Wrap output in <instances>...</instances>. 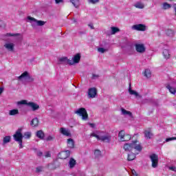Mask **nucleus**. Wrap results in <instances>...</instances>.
Masks as SVG:
<instances>
[{"label": "nucleus", "instance_id": "nucleus-33", "mask_svg": "<svg viewBox=\"0 0 176 176\" xmlns=\"http://www.w3.org/2000/svg\"><path fill=\"white\" fill-rule=\"evenodd\" d=\"M135 6L138 8V9H144V5L142 4V3L141 2H138L135 4Z\"/></svg>", "mask_w": 176, "mask_h": 176}, {"label": "nucleus", "instance_id": "nucleus-40", "mask_svg": "<svg viewBox=\"0 0 176 176\" xmlns=\"http://www.w3.org/2000/svg\"><path fill=\"white\" fill-rule=\"evenodd\" d=\"M176 140V137L168 138L166 139V142H170V141H174Z\"/></svg>", "mask_w": 176, "mask_h": 176}, {"label": "nucleus", "instance_id": "nucleus-52", "mask_svg": "<svg viewBox=\"0 0 176 176\" xmlns=\"http://www.w3.org/2000/svg\"><path fill=\"white\" fill-rule=\"evenodd\" d=\"M56 3H61L64 2V0H54Z\"/></svg>", "mask_w": 176, "mask_h": 176}, {"label": "nucleus", "instance_id": "nucleus-48", "mask_svg": "<svg viewBox=\"0 0 176 176\" xmlns=\"http://www.w3.org/2000/svg\"><path fill=\"white\" fill-rule=\"evenodd\" d=\"M45 157H52V154H50V151H47L45 155Z\"/></svg>", "mask_w": 176, "mask_h": 176}, {"label": "nucleus", "instance_id": "nucleus-28", "mask_svg": "<svg viewBox=\"0 0 176 176\" xmlns=\"http://www.w3.org/2000/svg\"><path fill=\"white\" fill-rule=\"evenodd\" d=\"M166 89H168L172 94H175L176 90L175 88L171 87L170 85H166Z\"/></svg>", "mask_w": 176, "mask_h": 176}, {"label": "nucleus", "instance_id": "nucleus-35", "mask_svg": "<svg viewBox=\"0 0 176 176\" xmlns=\"http://www.w3.org/2000/svg\"><path fill=\"white\" fill-rule=\"evenodd\" d=\"M95 157H100L101 156V151L96 149L94 151Z\"/></svg>", "mask_w": 176, "mask_h": 176}, {"label": "nucleus", "instance_id": "nucleus-30", "mask_svg": "<svg viewBox=\"0 0 176 176\" xmlns=\"http://www.w3.org/2000/svg\"><path fill=\"white\" fill-rule=\"evenodd\" d=\"M124 135H126V133L124 132V130H122L119 132L118 137H119L120 141H122V140H123V138H124Z\"/></svg>", "mask_w": 176, "mask_h": 176}, {"label": "nucleus", "instance_id": "nucleus-31", "mask_svg": "<svg viewBox=\"0 0 176 176\" xmlns=\"http://www.w3.org/2000/svg\"><path fill=\"white\" fill-rule=\"evenodd\" d=\"M131 140V135L126 134L124 136V138L122 139V142H125V141H130Z\"/></svg>", "mask_w": 176, "mask_h": 176}, {"label": "nucleus", "instance_id": "nucleus-24", "mask_svg": "<svg viewBox=\"0 0 176 176\" xmlns=\"http://www.w3.org/2000/svg\"><path fill=\"white\" fill-rule=\"evenodd\" d=\"M162 54H163L164 58H166V60L170 58V52L168 51V50H164Z\"/></svg>", "mask_w": 176, "mask_h": 176}, {"label": "nucleus", "instance_id": "nucleus-7", "mask_svg": "<svg viewBox=\"0 0 176 176\" xmlns=\"http://www.w3.org/2000/svg\"><path fill=\"white\" fill-rule=\"evenodd\" d=\"M135 47L138 53H145L146 48L144 44L136 43L135 44Z\"/></svg>", "mask_w": 176, "mask_h": 176}, {"label": "nucleus", "instance_id": "nucleus-23", "mask_svg": "<svg viewBox=\"0 0 176 176\" xmlns=\"http://www.w3.org/2000/svg\"><path fill=\"white\" fill-rule=\"evenodd\" d=\"M69 167L70 168H74L75 166L76 165V160L74 158H70V160L69 162Z\"/></svg>", "mask_w": 176, "mask_h": 176}, {"label": "nucleus", "instance_id": "nucleus-51", "mask_svg": "<svg viewBox=\"0 0 176 176\" xmlns=\"http://www.w3.org/2000/svg\"><path fill=\"white\" fill-rule=\"evenodd\" d=\"M0 27H5V22L3 21H0Z\"/></svg>", "mask_w": 176, "mask_h": 176}, {"label": "nucleus", "instance_id": "nucleus-43", "mask_svg": "<svg viewBox=\"0 0 176 176\" xmlns=\"http://www.w3.org/2000/svg\"><path fill=\"white\" fill-rule=\"evenodd\" d=\"M91 137H95L98 141H100V136L94 133H91Z\"/></svg>", "mask_w": 176, "mask_h": 176}, {"label": "nucleus", "instance_id": "nucleus-32", "mask_svg": "<svg viewBox=\"0 0 176 176\" xmlns=\"http://www.w3.org/2000/svg\"><path fill=\"white\" fill-rule=\"evenodd\" d=\"M119 31H120V30H119V28H118L116 27L111 28V34L112 35H115V34H116V32H119Z\"/></svg>", "mask_w": 176, "mask_h": 176}, {"label": "nucleus", "instance_id": "nucleus-8", "mask_svg": "<svg viewBox=\"0 0 176 176\" xmlns=\"http://www.w3.org/2000/svg\"><path fill=\"white\" fill-rule=\"evenodd\" d=\"M132 28L136 31H146V26L144 24L134 25Z\"/></svg>", "mask_w": 176, "mask_h": 176}, {"label": "nucleus", "instance_id": "nucleus-58", "mask_svg": "<svg viewBox=\"0 0 176 176\" xmlns=\"http://www.w3.org/2000/svg\"><path fill=\"white\" fill-rule=\"evenodd\" d=\"M169 1H173V0H169Z\"/></svg>", "mask_w": 176, "mask_h": 176}, {"label": "nucleus", "instance_id": "nucleus-44", "mask_svg": "<svg viewBox=\"0 0 176 176\" xmlns=\"http://www.w3.org/2000/svg\"><path fill=\"white\" fill-rule=\"evenodd\" d=\"M42 170H43V167L38 166L36 168V173H41Z\"/></svg>", "mask_w": 176, "mask_h": 176}, {"label": "nucleus", "instance_id": "nucleus-47", "mask_svg": "<svg viewBox=\"0 0 176 176\" xmlns=\"http://www.w3.org/2000/svg\"><path fill=\"white\" fill-rule=\"evenodd\" d=\"M131 173H132V176H140V175H138V173H137V172L134 169L131 170Z\"/></svg>", "mask_w": 176, "mask_h": 176}, {"label": "nucleus", "instance_id": "nucleus-4", "mask_svg": "<svg viewBox=\"0 0 176 176\" xmlns=\"http://www.w3.org/2000/svg\"><path fill=\"white\" fill-rule=\"evenodd\" d=\"M150 159L151 160V166L153 168H156L159 165V156L156 154H152L150 155Z\"/></svg>", "mask_w": 176, "mask_h": 176}, {"label": "nucleus", "instance_id": "nucleus-5", "mask_svg": "<svg viewBox=\"0 0 176 176\" xmlns=\"http://www.w3.org/2000/svg\"><path fill=\"white\" fill-rule=\"evenodd\" d=\"M88 97L89 98H96V97H97V88H89L88 89Z\"/></svg>", "mask_w": 176, "mask_h": 176}, {"label": "nucleus", "instance_id": "nucleus-25", "mask_svg": "<svg viewBox=\"0 0 176 176\" xmlns=\"http://www.w3.org/2000/svg\"><path fill=\"white\" fill-rule=\"evenodd\" d=\"M70 2L74 8H79V5H80L79 0H70Z\"/></svg>", "mask_w": 176, "mask_h": 176}, {"label": "nucleus", "instance_id": "nucleus-18", "mask_svg": "<svg viewBox=\"0 0 176 176\" xmlns=\"http://www.w3.org/2000/svg\"><path fill=\"white\" fill-rule=\"evenodd\" d=\"M67 146L68 148H71L72 149L75 148V142L72 138H69L67 140Z\"/></svg>", "mask_w": 176, "mask_h": 176}, {"label": "nucleus", "instance_id": "nucleus-55", "mask_svg": "<svg viewBox=\"0 0 176 176\" xmlns=\"http://www.w3.org/2000/svg\"><path fill=\"white\" fill-rule=\"evenodd\" d=\"M3 93V87H0V96Z\"/></svg>", "mask_w": 176, "mask_h": 176}, {"label": "nucleus", "instance_id": "nucleus-2", "mask_svg": "<svg viewBox=\"0 0 176 176\" xmlns=\"http://www.w3.org/2000/svg\"><path fill=\"white\" fill-rule=\"evenodd\" d=\"M14 141L19 142V148L22 149L23 148V133H21V129H18L15 134L13 135Z\"/></svg>", "mask_w": 176, "mask_h": 176}, {"label": "nucleus", "instance_id": "nucleus-20", "mask_svg": "<svg viewBox=\"0 0 176 176\" xmlns=\"http://www.w3.org/2000/svg\"><path fill=\"white\" fill-rule=\"evenodd\" d=\"M138 154L135 153V152L134 153H131L129 154H128V157H127V160H129V162H131L132 160H134V159H135V156Z\"/></svg>", "mask_w": 176, "mask_h": 176}, {"label": "nucleus", "instance_id": "nucleus-53", "mask_svg": "<svg viewBox=\"0 0 176 176\" xmlns=\"http://www.w3.org/2000/svg\"><path fill=\"white\" fill-rule=\"evenodd\" d=\"M88 25L90 27L91 30H94V25H93V23H90Z\"/></svg>", "mask_w": 176, "mask_h": 176}, {"label": "nucleus", "instance_id": "nucleus-21", "mask_svg": "<svg viewBox=\"0 0 176 176\" xmlns=\"http://www.w3.org/2000/svg\"><path fill=\"white\" fill-rule=\"evenodd\" d=\"M73 61L74 64H78L80 61V54H76L73 58Z\"/></svg>", "mask_w": 176, "mask_h": 176}, {"label": "nucleus", "instance_id": "nucleus-19", "mask_svg": "<svg viewBox=\"0 0 176 176\" xmlns=\"http://www.w3.org/2000/svg\"><path fill=\"white\" fill-rule=\"evenodd\" d=\"M60 131L61 134H63V135H66V137H70L71 135V133L65 129V128H60Z\"/></svg>", "mask_w": 176, "mask_h": 176}, {"label": "nucleus", "instance_id": "nucleus-27", "mask_svg": "<svg viewBox=\"0 0 176 176\" xmlns=\"http://www.w3.org/2000/svg\"><path fill=\"white\" fill-rule=\"evenodd\" d=\"M28 78V72H24L21 76H18L19 80Z\"/></svg>", "mask_w": 176, "mask_h": 176}, {"label": "nucleus", "instance_id": "nucleus-37", "mask_svg": "<svg viewBox=\"0 0 176 176\" xmlns=\"http://www.w3.org/2000/svg\"><path fill=\"white\" fill-rule=\"evenodd\" d=\"M18 105H28V102H27V100H21L18 102Z\"/></svg>", "mask_w": 176, "mask_h": 176}, {"label": "nucleus", "instance_id": "nucleus-14", "mask_svg": "<svg viewBox=\"0 0 176 176\" xmlns=\"http://www.w3.org/2000/svg\"><path fill=\"white\" fill-rule=\"evenodd\" d=\"M112 137L109 135L100 137V140L102 142H111Z\"/></svg>", "mask_w": 176, "mask_h": 176}, {"label": "nucleus", "instance_id": "nucleus-56", "mask_svg": "<svg viewBox=\"0 0 176 176\" xmlns=\"http://www.w3.org/2000/svg\"><path fill=\"white\" fill-rule=\"evenodd\" d=\"M89 125H90L91 127H92V128H94L95 126H96L94 124H91V123H89Z\"/></svg>", "mask_w": 176, "mask_h": 176}, {"label": "nucleus", "instance_id": "nucleus-29", "mask_svg": "<svg viewBox=\"0 0 176 176\" xmlns=\"http://www.w3.org/2000/svg\"><path fill=\"white\" fill-rule=\"evenodd\" d=\"M144 75L146 78H151L152 76V72H151L150 69H146L144 71Z\"/></svg>", "mask_w": 176, "mask_h": 176}, {"label": "nucleus", "instance_id": "nucleus-6", "mask_svg": "<svg viewBox=\"0 0 176 176\" xmlns=\"http://www.w3.org/2000/svg\"><path fill=\"white\" fill-rule=\"evenodd\" d=\"M58 156L59 159H62V160L68 159V157H69V156H71V151H69L68 150L65 151H62L58 153Z\"/></svg>", "mask_w": 176, "mask_h": 176}, {"label": "nucleus", "instance_id": "nucleus-22", "mask_svg": "<svg viewBox=\"0 0 176 176\" xmlns=\"http://www.w3.org/2000/svg\"><path fill=\"white\" fill-rule=\"evenodd\" d=\"M121 112L122 115H129L131 118H133V113L131 111H129L124 108H121Z\"/></svg>", "mask_w": 176, "mask_h": 176}, {"label": "nucleus", "instance_id": "nucleus-41", "mask_svg": "<svg viewBox=\"0 0 176 176\" xmlns=\"http://www.w3.org/2000/svg\"><path fill=\"white\" fill-rule=\"evenodd\" d=\"M173 34H174V32L172 30H166V35H168V36H170V35H173Z\"/></svg>", "mask_w": 176, "mask_h": 176}, {"label": "nucleus", "instance_id": "nucleus-17", "mask_svg": "<svg viewBox=\"0 0 176 176\" xmlns=\"http://www.w3.org/2000/svg\"><path fill=\"white\" fill-rule=\"evenodd\" d=\"M30 124L32 127H38L39 124V120H38V118H33L30 122Z\"/></svg>", "mask_w": 176, "mask_h": 176}, {"label": "nucleus", "instance_id": "nucleus-10", "mask_svg": "<svg viewBox=\"0 0 176 176\" xmlns=\"http://www.w3.org/2000/svg\"><path fill=\"white\" fill-rule=\"evenodd\" d=\"M28 107H30L33 111H38V109H39V105L34 102H29L28 103Z\"/></svg>", "mask_w": 176, "mask_h": 176}, {"label": "nucleus", "instance_id": "nucleus-12", "mask_svg": "<svg viewBox=\"0 0 176 176\" xmlns=\"http://www.w3.org/2000/svg\"><path fill=\"white\" fill-rule=\"evenodd\" d=\"M129 92L131 96H135V97H138V98H142V97L138 92L131 89V84H129Z\"/></svg>", "mask_w": 176, "mask_h": 176}, {"label": "nucleus", "instance_id": "nucleus-57", "mask_svg": "<svg viewBox=\"0 0 176 176\" xmlns=\"http://www.w3.org/2000/svg\"><path fill=\"white\" fill-rule=\"evenodd\" d=\"M92 76L93 78H98V75L96 74H93Z\"/></svg>", "mask_w": 176, "mask_h": 176}, {"label": "nucleus", "instance_id": "nucleus-50", "mask_svg": "<svg viewBox=\"0 0 176 176\" xmlns=\"http://www.w3.org/2000/svg\"><path fill=\"white\" fill-rule=\"evenodd\" d=\"M169 170H171L172 171H176V167L170 166V167H169Z\"/></svg>", "mask_w": 176, "mask_h": 176}, {"label": "nucleus", "instance_id": "nucleus-38", "mask_svg": "<svg viewBox=\"0 0 176 176\" xmlns=\"http://www.w3.org/2000/svg\"><path fill=\"white\" fill-rule=\"evenodd\" d=\"M20 36V34H11V33H7L6 36Z\"/></svg>", "mask_w": 176, "mask_h": 176}, {"label": "nucleus", "instance_id": "nucleus-11", "mask_svg": "<svg viewBox=\"0 0 176 176\" xmlns=\"http://www.w3.org/2000/svg\"><path fill=\"white\" fill-rule=\"evenodd\" d=\"M60 61L62 63H65L66 64H69V65H74V59H68L67 57H63L60 59Z\"/></svg>", "mask_w": 176, "mask_h": 176}, {"label": "nucleus", "instance_id": "nucleus-16", "mask_svg": "<svg viewBox=\"0 0 176 176\" xmlns=\"http://www.w3.org/2000/svg\"><path fill=\"white\" fill-rule=\"evenodd\" d=\"M4 47L8 50L9 52H13V50H14V44H13L12 43H6L4 45Z\"/></svg>", "mask_w": 176, "mask_h": 176}, {"label": "nucleus", "instance_id": "nucleus-34", "mask_svg": "<svg viewBox=\"0 0 176 176\" xmlns=\"http://www.w3.org/2000/svg\"><path fill=\"white\" fill-rule=\"evenodd\" d=\"M170 8H171V4H168V3H163V9L164 10H167V9H170Z\"/></svg>", "mask_w": 176, "mask_h": 176}, {"label": "nucleus", "instance_id": "nucleus-42", "mask_svg": "<svg viewBox=\"0 0 176 176\" xmlns=\"http://www.w3.org/2000/svg\"><path fill=\"white\" fill-rule=\"evenodd\" d=\"M28 82H34V78L32 76H30V74L28 73V76L27 78Z\"/></svg>", "mask_w": 176, "mask_h": 176}, {"label": "nucleus", "instance_id": "nucleus-9", "mask_svg": "<svg viewBox=\"0 0 176 176\" xmlns=\"http://www.w3.org/2000/svg\"><path fill=\"white\" fill-rule=\"evenodd\" d=\"M28 19L30 20V21H34L35 23H36L37 25H38V27H42L43 26L44 24H46V22L43 21H38L37 19H36L35 18L32 17V16H28Z\"/></svg>", "mask_w": 176, "mask_h": 176}, {"label": "nucleus", "instance_id": "nucleus-1", "mask_svg": "<svg viewBox=\"0 0 176 176\" xmlns=\"http://www.w3.org/2000/svg\"><path fill=\"white\" fill-rule=\"evenodd\" d=\"M123 149L125 152H135L137 155L142 152V146L138 140L133 141L131 143H126L124 144Z\"/></svg>", "mask_w": 176, "mask_h": 176}, {"label": "nucleus", "instance_id": "nucleus-26", "mask_svg": "<svg viewBox=\"0 0 176 176\" xmlns=\"http://www.w3.org/2000/svg\"><path fill=\"white\" fill-rule=\"evenodd\" d=\"M9 115L10 116H14L16 115H19V109H15L10 110Z\"/></svg>", "mask_w": 176, "mask_h": 176}, {"label": "nucleus", "instance_id": "nucleus-45", "mask_svg": "<svg viewBox=\"0 0 176 176\" xmlns=\"http://www.w3.org/2000/svg\"><path fill=\"white\" fill-rule=\"evenodd\" d=\"M54 136H52V135H49L47 138H46V141H53V140H54Z\"/></svg>", "mask_w": 176, "mask_h": 176}, {"label": "nucleus", "instance_id": "nucleus-49", "mask_svg": "<svg viewBox=\"0 0 176 176\" xmlns=\"http://www.w3.org/2000/svg\"><path fill=\"white\" fill-rule=\"evenodd\" d=\"M91 3H97L98 2H100V0H89Z\"/></svg>", "mask_w": 176, "mask_h": 176}, {"label": "nucleus", "instance_id": "nucleus-15", "mask_svg": "<svg viewBox=\"0 0 176 176\" xmlns=\"http://www.w3.org/2000/svg\"><path fill=\"white\" fill-rule=\"evenodd\" d=\"M36 136L40 140H45V132L42 130L37 131L36 132Z\"/></svg>", "mask_w": 176, "mask_h": 176}, {"label": "nucleus", "instance_id": "nucleus-54", "mask_svg": "<svg viewBox=\"0 0 176 176\" xmlns=\"http://www.w3.org/2000/svg\"><path fill=\"white\" fill-rule=\"evenodd\" d=\"M42 155H43V153H42V151H38V152L37 153V156H38V157L42 156Z\"/></svg>", "mask_w": 176, "mask_h": 176}, {"label": "nucleus", "instance_id": "nucleus-46", "mask_svg": "<svg viewBox=\"0 0 176 176\" xmlns=\"http://www.w3.org/2000/svg\"><path fill=\"white\" fill-rule=\"evenodd\" d=\"M105 49L102 48V47H99L98 49V52H99L100 53H105Z\"/></svg>", "mask_w": 176, "mask_h": 176}, {"label": "nucleus", "instance_id": "nucleus-3", "mask_svg": "<svg viewBox=\"0 0 176 176\" xmlns=\"http://www.w3.org/2000/svg\"><path fill=\"white\" fill-rule=\"evenodd\" d=\"M74 113H76V115H78V116H81L82 117V120H89V114L87 113V111L86 110V109L81 107L79 108L78 109H77Z\"/></svg>", "mask_w": 176, "mask_h": 176}, {"label": "nucleus", "instance_id": "nucleus-36", "mask_svg": "<svg viewBox=\"0 0 176 176\" xmlns=\"http://www.w3.org/2000/svg\"><path fill=\"white\" fill-rule=\"evenodd\" d=\"M10 136H6L3 139V144H8L10 141Z\"/></svg>", "mask_w": 176, "mask_h": 176}, {"label": "nucleus", "instance_id": "nucleus-13", "mask_svg": "<svg viewBox=\"0 0 176 176\" xmlns=\"http://www.w3.org/2000/svg\"><path fill=\"white\" fill-rule=\"evenodd\" d=\"M144 134L146 140H152V137H153V133L151 130H145Z\"/></svg>", "mask_w": 176, "mask_h": 176}, {"label": "nucleus", "instance_id": "nucleus-39", "mask_svg": "<svg viewBox=\"0 0 176 176\" xmlns=\"http://www.w3.org/2000/svg\"><path fill=\"white\" fill-rule=\"evenodd\" d=\"M24 137H25V138H31V132H25Z\"/></svg>", "mask_w": 176, "mask_h": 176}]
</instances>
